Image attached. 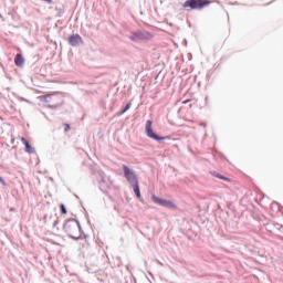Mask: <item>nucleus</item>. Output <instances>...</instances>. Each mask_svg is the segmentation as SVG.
<instances>
[{"label":"nucleus","instance_id":"6","mask_svg":"<svg viewBox=\"0 0 283 283\" xmlns=\"http://www.w3.org/2000/svg\"><path fill=\"white\" fill-rule=\"evenodd\" d=\"M151 200H153V202H156V205H160L161 207H168V209H177L178 208V206H176V203H174V201L167 200V199H160V198L156 197L155 195L151 196Z\"/></svg>","mask_w":283,"mask_h":283},{"label":"nucleus","instance_id":"8","mask_svg":"<svg viewBox=\"0 0 283 283\" xmlns=\"http://www.w3.org/2000/svg\"><path fill=\"white\" fill-rule=\"evenodd\" d=\"M25 63V59H23V55L21 53H18L14 57V64L17 67H23Z\"/></svg>","mask_w":283,"mask_h":283},{"label":"nucleus","instance_id":"11","mask_svg":"<svg viewBox=\"0 0 283 283\" xmlns=\"http://www.w3.org/2000/svg\"><path fill=\"white\" fill-rule=\"evenodd\" d=\"M132 107V103H127L126 106L123 108V111L118 114V116H123L125 112H128V109Z\"/></svg>","mask_w":283,"mask_h":283},{"label":"nucleus","instance_id":"12","mask_svg":"<svg viewBox=\"0 0 283 283\" xmlns=\"http://www.w3.org/2000/svg\"><path fill=\"white\" fill-rule=\"evenodd\" d=\"M216 176H217V178H219L220 180H226L227 182H231V180H230L229 178H227V177H224V176H222V175H220V174H217Z\"/></svg>","mask_w":283,"mask_h":283},{"label":"nucleus","instance_id":"16","mask_svg":"<svg viewBox=\"0 0 283 283\" xmlns=\"http://www.w3.org/2000/svg\"><path fill=\"white\" fill-rule=\"evenodd\" d=\"M187 103H189V99L184 101L182 105H187Z\"/></svg>","mask_w":283,"mask_h":283},{"label":"nucleus","instance_id":"19","mask_svg":"<svg viewBox=\"0 0 283 283\" xmlns=\"http://www.w3.org/2000/svg\"><path fill=\"white\" fill-rule=\"evenodd\" d=\"M49 98H50V96H45V101H46V103L49 102Z\"/></svg>","mask_w":283,"mask_h":283},{"label":"nucleus","instance_id":"5","mask_svg":"<svg viewBox=\"0 0 283 283\" xmlns=\"http://www.w3.org/2000/svg\"><path fill=\"white\" fill-rule=\"evenodd\" d=\"M153 125V122L150 119H148L146 122V126H145V132H146V135L148 136V138H153V140H165V138L167 137H160L158 136L156 133H154V128L151 127Z\"/></svg>","mask_w":283,"mask_h":283},{"label":"nucleus","instance_id":"2","mask_svg":"<svg viewBox=\"0 0 283 283\" xmlns=\"http://www.w3.org/2000/svg\"><path fill=\"white\" fill-rule=\"evenodd\" d=\"M64 229L70 238H78V232L81 231V228L78 227V222H76L75 220L67 221L64 224Z\"/></svg>","mask_w":283,"mask_h":283},{"label":"nucleus","instance_id":"4","mask_svg":"<svg viewBox=\"0 0 283 283\" xmlns=\"http://www.w3.org/2000/svg\"><path fill=\"white\" fill-rule=\"evenodd\" d=\"M151 39V33L147 31H137L130 35V41L138 43V41H149Z\"/></svg>","mask_w":283,"mask_h":283},{"label":"nucleus","instance_id":"9","mask_svg":"<svg viewBox=\"0 0 283 283\" xmlns=\"http://www.w3.org/2000/svg\"><path fill=\"white\" fill-rule=\"evenodd\" d=\"M21 143L24 144L27 154H34V148L25 140V137H21Z\"/></svg>","mask_w":283,"mask_h":283},{"label":"nucleus","instance_id":"13","mask_svg":"<svg viewBox=\"0 0 283 283\" xmlns=\"http://www.w3.org/2000/svg\"><path fill=\"white\" fill-rule=\"evenodd\" d=\"M60 207H61L62 214L66 216L67 214V209H65V205L62 203Z\"/></svg>","mask_w":283,"mask_h":283},{"label":"nucleus","instance_id":"7","mask_svg":"<svg viewBox=\"0 0 283 283\" xmlns=\"http://www.w3.org/2000/svg\"><path fill=\"white\" fill-rule=\"evenodd\" d=\"M69 43L73 48H76L77 45H81V43H83V38H81L78 34H73L69 38Z\"/></svg>","mask_w":283,"mask_h":283},{"label":"nucleus","instance_id":"3","mask_svg":"<svg viewBox=\"0 0 283 283\" xmlns=\"http://www.w3.org/2000/svg\"><path fill=\"white\" fill-rule=\"evenodd\" d=\"M123 171H124V176H125L127 182H129V185H132V186L138 185V177L136 176V172L134 170H132V168L124 165Z\"/></svg>","mask_w":283,"mask_h":283},{"label":"nucleus","instance_id":"14","mask_svg":"<svg viewBox=\"0 0 283 283\" xmlns=\"http://www.w3.org/2000/svg\"><path fill=\"white\" fill-rule=\"evenodd\" d=\"M64 132H70V124L64 125Z\"/></svg>","mask_w":283,"mask_h":283},{"label":"nucleus","instance_id":"17","mask_svg":"<svg viewBox=\"0 0 283 283\" xmlns=\"http://www.w3.org/2000/svg\"><path fill=\"white\" fill-rule=\"evenodd\" d=\"M57 106H59V104H53L50 107H53L55 109V107H57Z\"/></svg>","mask_w":283,"mask_h":283},{"label":"nucleus","instance_id":"15","mask_svg":"<svg viewBox=\"0 0 283 283\" xmlns=\"http://www.w3.org/2000/svg\"><path fill=\"white\" fill-rule=\"evenodd\" d=\"M0 182L1 185H6V180H3V178L0 177Z\"/></svg>","mask_w":283,"mask_h":283},{"label":"nucleus","instance_id":"10","mask_svg":"<svg viewBox=\"0 0 283 283\" xmlns=\"http://www.w3.org/2000/svg\"><path fill=\"white\" fill-rule=\"evenodd\" d=\"M133 189L137 198H140V187H138V184L133 185Z\"/></svg>","mask_w":283,"mask_h":283},{"label":"nucleus","instance_id":"1","mask_svg":"<svg viewBox=\"0 0 283 283\" xmlns=\"http://www.w3.org/2000/svg\"><path fill=\"white\" fill-rule=\"evenodd\" d=\"M207 6H211V1H209V0H187L184 3V8H190V10H202V8H207Z\"/></svg>","mask_w":283,"mask_h":283},{"label":"nucleus","instance_id":"18","mask_svg":"<svg viewBox=\"0 0 283 283\" xmlns=\"http://www.w3.org/2000/svg\"><path fill=\"white\" fill-rule=\"evenodd\" d=\"M43 1H45L46 3H52V0H43Z\"/></svg>","mask_w":283,"mask_h":283}]
</instances>
